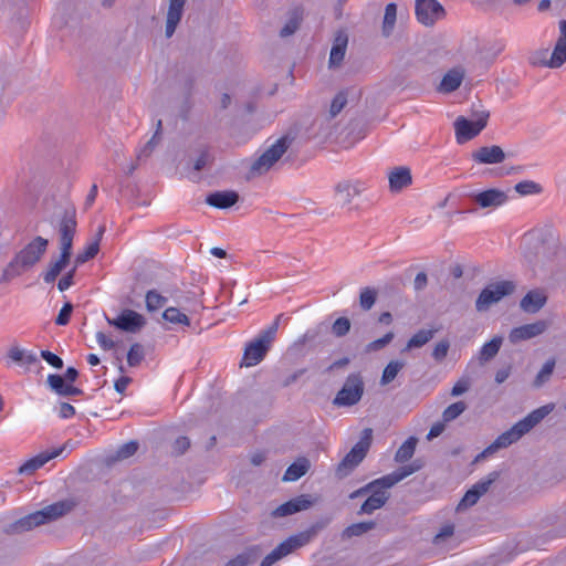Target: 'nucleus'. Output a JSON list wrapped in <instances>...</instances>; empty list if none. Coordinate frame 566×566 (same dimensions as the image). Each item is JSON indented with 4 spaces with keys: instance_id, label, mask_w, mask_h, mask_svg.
<instances>
[{
    "instance_id": "393cba45",
    "label": "nucleus",
    "mask_w": 566,
    "mask_h": 566,
    "mask_svg": "<svg viewBox=\"0 0 566 566\" xmlns=\"http://www.w3.org/2000/svg\"><path fill=\"white\" fill-rule=\"evenodd\" d=\"M389 189L391 192H399L412 184L410 168L398 166L392 168L388 174Z\"/></svg>"
},
{
    "instance_id": "4d7b16f0",
    "label": "nucleus",
    "mask_w": 566,
    "mask_h": 566,
    "mask_svg": "<svg viewBox=\"0 0 566 566\" xmlns=\"http://www.w3.org/2000/svg\"><path fill=\"white\" fill-rule=\"evenodd\" d=\"M72 312L73 305L70 302L65 303L60 310L55 323L60 326L66 325L70 322Z\"/></svg>"
},
{
    "instance_id": "09e8293b",
    "label": "nucleus",
    "mask_w": 566,
    "mask_h": 566,
    "mask_svg": "<svg viewBox=\"0 0 566 566\" xmlns=\"http://www.w3.org/2000/svg\"><path fill=\"white\" fill-rule=\"evenodd\" d=\"M145 357V350L143 345L135 343L130 346L127 353V363L130 367L138 366Z\"/></svg>"
},
{
    "instance_id": "f704fd0d",
    "label": "nucleus",
    "mask_w": 566,
    "mask_h": 566,
    "mask_svg": "<svg viewBox=\"0 0 566 566\" xmlns=\"http://www.w3.org/2000/svg\"><path fill=\"white\" fill-rule=\"evenodd\" d=\"M303 19V11L300 8H295L290 12L289 20L280 31L281 38H287L296 32L300 28Z\"/></svg>"
},
{
    "instance_id": "0eeeda50",
    "label": "nucleus",
    "mask_w": 566,
    "mask_h": 566,
    "mask_svg": "<svg viewBox=\"0 0 566 566\" xmlns=\"http://www.w3.org/2000/svg\"><path fill=\"white\" fill-rule=\"evenodd\" d=\"M559 36L553 52L547 57L548 50L541 49L531 53L528 63L533 66L559 69L566 63V20L558 22Z\"/></svg>"
},
{
    "instance_id": "69168bd1",
    "label": "nucleus",
    "mask_w": 566,
    "mask_h": 566,
    "mask_svg": "<svg viewBox=\"0 0 566 566\" xmlns=\"http://www.w3.org/2000/svg\"><path fill=\"white\" fill-rule=\"evenodd\" d=\"M75 415V408L69 402H61L59 407V416L62 419H70Z\"/></svg>"
},
{
    "instance_id": "4be33fe9",
    "label": "nucleus",
    "mask_w": 566,
    "mask_h": 566,
    "mask_svg": "<svg viewBox=\"0 0 566 566\" xmlns=\"http://www.w3.org/2000/svg\"><path fill=\"white\" fill-rule=\"evenodd\" d=\"M313 502L308 495H298L296 497L291 499L290 501L279 505L275 510L272 511L271 515L273 517H284L292 514H295L301 511H305L312 506Z\"/></svg>"
},
{
    "instance_id": "39448f33",
    "label": "nucleus",
    "mask_w": 566,
    "mask_h": 566,
    "mask_svg": "<svg viewBox=\"0 0 566 566\" xmlns=\"http://www.w3.org/2000/svg\"><path fill=\"white\" fill-rule=\"evenodd\" d=\"M281 317L282 314L277 315L268 328L263 329L258 337L247 344L241 366L251 367L263 360L275 339Z\"/></svg>"
},
{
    "instance_id": "7c9ffc66",
    "label": "nucleus",
    "mask_w": 566,
    "mask_h": 566,
    "mask_svg": "<svg viewBox=\"0 0 566 566\" xmlns=\"http://www.w3.org/2000/svg\"><path fill=\"white\" fill-rule=\"evenodd\" d=\"M546 303V296L543 292L530 291L520 303L521 308L526 313L538 312Z\"/></svg>"
},
{
    "instance_id": "412c9836",
    "label": "nucleus",
    "mask_w": 566,
    "mask_h": 566,
    "mask_svg": "<svg viewBox=\"0 0 566 566\" xmlns=\"http://www.w3.org/2000/svg\"><path fill=\"white\" fill-rule=\"evenodd\" d=\"M547 329V324L544 321L525 324L515 327L511 331L509 339L512 344H517L522 340H527L543 334Z\"/></svg>"
},
{
    "instance_id": "2f4dec72",
    "label": "nucleus",
    "mask_w": 566,
    "mask_h": 566,
    "mask_svg": "<svg viewBox=\"0 0 566 566\" xmlns=\"http://www.w3.org/2000/svg\"><path fill=\"white\" fill-rule=\"evenodd\" d=\"M7 358L18 365H33L39 361L36 354L27 352L18 345H12L9 348Z\"/></svg>"
},
{
    "instance_id": "72a5a7b5",
    "label": "nucleus",
    "mask_w": 566,
    "mask_h": 566,
    "mask_svg": "<svg viewBox=\"0 0 566 566\" xmlns=\"http://www.w3.org/2000/svg\"><path fill=\"white\" fill-rule=\"evenodd\" d=\"M376 526H377V523L375 521L354 523V524L347 526L346 528H344L340 536L343 539H349L352 537H359V536H363L364 534L375 530Z\"/></svg>"
},
{
    "instance_id": "79ce46f5",
    "label": "nucleus",
    "mask_w": 566,
    "mask_h": 566,
    "mask_svg": "<svg viewBox=\"0 0 566 566\" xmlns=\"http://www.w3.org/2000/svg\"><path fill=\"white\" fill-rule=\"evenodd\" d=\"M555 365H556L555 358H549L548 360L545 361V364L543 365V367L541 368V370L537 373L536 377L534 378L533 386L535 388L542 387L544 384H546L551 379L554 368H555Z\"/></svg>"
},
{
    "instance_id": "a18cd8bd",
    "label": "nucleus",
    "mask_w": 566,
    "mask_h": 566,
    "mask_svg": "<svg viewBox=\"0 0 566 566\" xmlns=\"http://www.w3.org/2000/svg\"><path fill=\"white\" fill-rule=\"evenodd\" d=\"M163 318L171 324L190 325L189 317L176 307L166 308L163 313Z\"/></svg>"
},
{
    "instance_id": "dca6fc26",
    "label": "nucleus",
    "mask_w": 566,
    "mask_h": 566,
    "mask_svg": "<svg viewBox=\"0 0 566 566\" xmlns=\"http://www.w3.org/2000/svg\"><path fill=\"white\" fill-rule=\"evenodd\" d=\"M499 476L500 472L493 471L490 472L485 478L478 481L471 489L465 492L464 496L458 504L457 510L462 511L476 504L480 497L490 490L491 485L499 479Z\"/></svg>"
},
{
    "instance_id": "c756f323",
    "label": "nucleus",
    "mask_w": 566,
    "mask_h": 566,
    "mask_svg": "<svg viewBox=\"0 0 566 566\" xmlns=\"http://www.w3.org/2000/svg\"><path fill=\"white\" fill-rule=\"evenodd\" d=\"M311 469V461L301 457L292 464H290L282 478L284 482H294L304 476Z\"/></svg>"
},
{
    "instance_id": "1a4fd4ad",
    "label": "nucleus",
    "mask_w": 566,
    "mask_h": 566,
    "mask_svg": "<svg viewBox=\"0 0 566 566\" xmlns=\"http://www.w3.org/2000/svg\"><path fill=\"white\" fill-rule=\"evenodd\" d=\"M294 142V137L286 134L271 145L258 159L253 161L250 168L252 176H260L271 169L279 159L287 151Z\"/></svg>"
},
{
    "instance_id": "a211bd4d",
    "label": "nucleus",
    "mask_w": 566,
    "mask_h": 566,
    "mask_svg": "<svg viewBox=\"0 0 566 566\" xmlns=\"http://www.w3.org/2000/svg\"><path fill=\"white\" fill-rule=\"evenodd\" d=\"M471 199L480 208H497L505 205L509 200V196L505 191L496 188H491L478 193L471 195Z\"/></svg>"
},
{
    "instance_id": "bf43d9fd",
    "label": "nucleus",
    "mask_w": 566,
    "mask_h": 566,
    "mask_svg": "<svg viewBox=\"0 0 566 566\" xmlns=\"http://www.w3.org/2000/svg\"><path fill=\"white\" fill-rule=\"evenodd\" d=\"M41 357L48 364H50L52 367H54L56 369H61L63 367L62 358L59 357L57 355H55L54 353L50 352V350H42L41 352Z\"/></svg>"
},
{
    "instance_id": "6ab92c4d",
    "label": "nucleus",
    "mask_w": 566,
    "mask_h": 566,
    "mask_svg": "<svg viewBox=\"0 0 566 566\" xmlns=\"http://www.w3.org/2000/svg\"><path fill=\"white\" fill-rule=\"evenodd\" d=\"M391 486H385L381 484L378 488L374 490L373 493L367 496V499L364 501V503L360 505V509L357 511L358 515H370L375 511L381 509L389 500L390 493L388 490Z\"/></svg>"
},
{
    "instance_id": "20e7f679",
    "label": "nucleus",
    "mask_w": 566,
    "mask_h": 566,
    "mask_svg": "<svg viewBox=\"0 0 566 566\" xmlns=\"http://www.w3.org/2000/svg\"><path fill=\"white\" fill-rule=\"evenodd\" d=\"M74 507L75 502L73 500H63L55 502L40 511L30 513L29 515L15 521L9 526L8 533H22L25 531H30L35 526L50 523L64 516L65 514L70 513Z\"/></svg>"
},
{
    "instance_id": "ea45409f",
    "label": "nucleus",
    "mask_w": 566,
    "mask_h": 566,
    "mask_svg": "<svg viewBox=\"0 0 566 566\" xmlns=\"http://www.w3.org/2000/svg\"><path fill=\"white\" fill-rule=\"evenodd\" d=\"M436 329H420L408 340L406 350L420 348L430 342L434 336Z\"/></svg>"
},
{
    "instance_id": "c03bdc74",
    "label": "nucleus",
    "mask_w": 566,
    "mask_h": 566,
    "mask_svg": "<svg viewBox=\"0 0 566 566\" xmlns=\"http://www.w3.org/2000/svg\"><path fill=\"white\" fill-rule=\"evenodd\" d=\"M514 190L520 196L539 195L543 191V187L533 180H523L514 186Z\"/></svg>"
},
{
    "instance_id": "f03ea898",
    "label": "nucleus",
    "mask_w": 566,
    "mask_h": 566,
    "mask_svg": "<svg viewBox=\"0 0 566 566\" xmlns=\"http://www.w3.org/2000/svg\"><path fill=\"white\" fill-rule=\"evenodd\" d=\"M554 409V405H545L528 413L522 420L517 421L509 430L501 433L483 452L478 457H486L499 449L507 448L514 442L518 441L524 434L530 432L536 424H538L548 413Z\"/></svg>"
},
{
    "instance_id": "f257e3e1",
    "label": "nucleus",
    "mask_w": 566,
    "mask_h": 566,
    "mask_svg": "<svg viewBox=\"0 0 566 566\" xmlns=\"http://www.w3.org/2000/svg\"><path fill=\"white\" fill-rule=\"evenodd\" d=\"M77 221L75 208L71 207L65 209L59 224L61 253L59 259L49 263L48 270L43 273V280L45 283H53L70 263Z\"/></svg>"
},
{
    "instance_id": "f3484780",
    "label": "nucleus",
    "mask_w": 566,
    "mask_h": 566,
    "mask_svg": "<svg viewBox=\"0 0 566 566\" xmlns=\"http://www.w3.org/2000/svg\"><path fill=\"white\" fill-rule=\"evenodd\" d=\"M107 323L126 333H137L146 324L145 317L133 311L124 310L116 318L106 317Z\"/></svg>"
},
{
    "instance_id": "37998d69",
    "label": "nucleus",
    "mask_w": 566,
    "mask_h": 566,
    "mask_svg": "<svg viewBox=\"0 0 566 566\" xmlns=\"http://www.w3.org/2000/svg\"><path fill=\"white\" fill-rule=\"evenodd\" d=\"M145 302L147 311L155 312L166 305L167 297L159 294L156 290H150L146 293Z\"/></svg>"
},
{
    "instance_id": "3c124183",
    "label": "nucleus",
    "mask_w": 566,
    "mask_h": 566,
    "mask_svg": "<svg viewBox=\"0 0 566 566\" xmlns=\"http://www.w3.org/2000/svg\"><path fill=\"white\" fill-rule=\"evenodd\" d=\"M350 321L347 317H338L332 325V334L336 337H344L350 331Z\"/></svg>"
},
{
    "instance_id": "864d4df0",
    "label": "nucleus",
    "mask_w": 566,
    "mask_h": 566,
    "mask_svg": "<svg viewBox=\"0 0 566 566\" xmlns=\"http://www.w3.org/2000/svg\"><path fill=\"white\" fill-rule=\"evenodd\" d=\"M346 104L347 95L344 92H339L338 94H336L329 107L331 117H335L336 115H338Z\"/></svg>"
},
{
    "instance_id": "603ef678",
    "label": "nucleus",
    "mask_w": 566,
    "mask_h": 566,
    "mask_svg": "<svg viewBox=\"0 0 566 566\" xmlns=\"http://www.w3.org/2000/svg\"><path fill=\"white\" fill-rule=\"evenodd\" d=\"M394 337H395L394 332H388L382 337L375 339V340L370 342L369 344H367L366 352L371 353V352H378V350L382 349L384 347H386L388 344H390L392 342Z\"/></svg>"
},
{
    "instance_id": "aec40b11",
    "label": "nucleus",
    "mask_w": 566,
    "mask_h": 566,
    "mask_svg": "<svg viewBox=\"0 0 566 566\" xmlns=\"http://www.w3.org/2000/svg\"><path fill=\"white\" fill-rule=\"evenodd\" d=\"M471 158L476 164L482 165H496L501 164L505 160L506 154L502 149V147L497 145L492 146H483L471 154Z\"/></svg>"
},
{
    "instance_id": "a19ab883",
    "label": "nucleus",
    "mask_w": 566,
    "mask_h": 566,
    "mask_svg": "<svg viewBox=\"0 0 566 566\" xmlns=\"http://www.w3.org/2000/svg\"><path fill=\"white\" fill-rule=\"evenodd\" d=\"M405 365L406 364L402 360H390L382 370L380 384L382 386L390 384L397 377L399 371L405 367Z\"/></svg>"
},
{
    "instance_id": "0e129e2a",
    "label": "nucleus",
    "mask_w": 566,
    "mask_h": 566,
    "mask_svg": "<svg viewBox=\"0 0 566 566\" xmlns=\"http://www.w3.org/2000/svg\"><path fill=\"white\" fill-rule=\"evenodd\" d=\"M189 447H190V440L187 437H179L174 442L172 448L177 454H182L189 449Z\"/></svg>"
},
{
    "instance_id": "13d9d810",
    "label": "nucleus",
    "mask_w": 566,
    "mask_h": 566,
    "mask_svg": "<svg viewBox=\"0 0 566 566\" xmlns=\"http://www.w3.org/2000/svg\"><path fill=\"white\" fill-rule=\"evenodd\" d=\"M211 163H212V156L210 155V153L208 150H202L193 164V169L196 171H201L203 168H206Z\"/></svg>"
},
{
    "instance_id": "cd10ccee",
    "label": "nucleus",
    "mask_w": 566,
    "mask_h": 566,
    "mask_svg": "<svg viewBox=\"0 0 566 566\" xmlns=\"http://www.w3.org/2000/svg\"><path fill=\"white\" fill-rule=\"evenodd\" d=\"M187 0H169V8L166 20V36L170 38L176 31L182 17V10Z\"/></svg>"
},
{
    "instance_id": "680f3d73",
    "label": "nucleus",
    "mask_w": 566,
    "mask_h": 566,
    "mask_svg": "<svg viewBox=\"0 0 566 566\" xmlns=\"http://www.w3.org/2000/svg\"><path fill=\"white\" fill-rule=\"evenodd\" d=\"M453 533H454L453 525H451V524L444 525L440 530V532L434 536L433 543L438 545V544L442 543L446 538L452 536Z\"/></svg>"
},
{
    "instance_id": "58836bf2",
    "label": "nucleus",
    "mask_w": 566,
    "mask_h": 566,
    "mask_svg": "<svg viewBox=\"0 0 566 566\" xmlns=\"http://www.w3.org/2000/svg\"><path fill=\"white\" fill-rule=\"evenodd\" d=\"M397 19V6L395 3H388L385 8V15L382 21V35L388 38L396 24Z\"/></svg>"
},
{
    "instance_id": "423d86ee",
    "label": "nucleus",
    "mask_w": 566,
    "mask_h": 566,
    "mask_svg": "<svg viewBox=\"0 0 566 566\" xmlns=\"http://www.w3.org/2000/svg\"><path fill=\"white\" fill-rule=\"evenodd\" d=\"M323 528V525L316 523L310 528L290 536L281 544H279L271 553H269L262 560L260 566H272L283 557L290 555L295 549L307 545Z\"/></svg>"
},
{
    "instance_id": "338daca9",
    "label": "nucleus",
    "mask_w": 566,
    "mask_h": 566,
    "mask_svg": "<svg viewBox=\"0 0 566 566\" xmlns=\"http://www.w3.org/2000/svg\"><path fill=\"white\" fill-rule=\"evenodd\" d=\"M444 423L446 422H443V421H438L434 424H432V427L430 428V430L427 434V439L432 440V439L439 437L446 429Z\"/></svg>"
},
{
    "instance_id": "8fccbe9b",
    "label": "nucleus",
    "mask_w": 566,
    "mask_h": 566,
    "mask_svg": "<svg viewBox=\"0 0 566 566\" xmlns=\"http://www.w3.org/2000/svg\"><path fill=\"white\" fill-rule=\"evenodd\" d=\"M377 292L374 289L365 287L359 295V305L361 310L369 311L376 303Z\"/></svg>"
},
{
    "instance_id": "5701e85b",
    "label": "nucleus",
    "mask_w": 566,
    "mask_h": 566,
    "mask_svg": "<svg viewBox=\"0 0 566 566\" xmlns=\"http://www.w3.org/2000/svg\"><path fill=\"white\" fill-rule=\"evenodd\" d=\"M64 450V447L54 449L52 451H44L39 453L38 455L33 457L32 459L24 462L18 470L19 474L22 475H31L33 474L38 469L43 467L46 462L50 460L59 457Z\"/></svg>"
},
{
    "instance_id": "ddd939ff",
    "label": "nucleus",
    "mask_w": 566,
    "mask_h": 566,
    "mask_svg": "<svg viewBox=\"0 0 566 566\" xmlns=\"http://www.w3.org/2000/svg\"><path fill=\"white\" fill-rule=\"evenodd\" d=\"M515 291V284L512 281H499L486 285L479 294L475 301L478 312L488 311L493 304L499 303L503 297L511 295Z\"/></svg>"
},
{
    "instance_id": "4468645a",
    "label": "nucleus",
    "mask_w": 566,
    "mask_h": 566,
    "mask_svg": "<svg viewBox=\"0 0 566 566\" xmlns=\"http://www.w3.org/2000/svg\"><path fill=\"white\" fill-rule=\"evenodd\" d=\"M367 190V184L360 179H343L334 186V197L342 207L352 205L353 199Z\"/></svg>"
},
{
    "instance_id": "de8ad7c7",
    "label": "nucleus",
    "mask_w": 566,
    "mask_h": 566,
    "mask_svg": "<svg viewBox=\"0 0 566 566\" xmlns=\"http://www.w3.org/2000/svg\"><path fill=\"white\" fill-rule=\"evenodd\" d=\"M98 251H99V248L97 245V242L88 243V245L85 248V250L83 252L77 253V255L75 256V260H74L75 266H80V265L86 263L87 261L92 260L93 258L96 256Z\"/></svg>"
},
{
    "instance_id": "2eb2a0df",
    "label": "nucleus",
    "mask_w": 566,
    "mask_h": 566,
    "mask_svg": "<svg viewBox=\"0 0 566 566\" xmlns=\"http://www.w3.org/2000/svg\"><path fill=\"white\" fill-rule=\"evenodd\" d=\"M415 9L417 20L426 27H432L446 15L444 8L437 0H416Z\"/></svg>"
},
{
    "instance_id": "b1692460",
    "label": "nucleus",
    "mask_w": 566,
    "mask_h": 566,
    "mask_svg": "<svg viewBox=\"0 0 566 566\" xmlns=\"http://www.w3.org/2000/svg\"><path fill=\"white\" fill-rule=\"evenodd\" d=\"M348 44V34L345 30H338L335 33L333 45L331 49L328 64L329 67H338L344 61Z\"/></svg>"
},
{
    "instance_id": "473e14b6",
    "label": "nucleus",
    "mask_w": 566,
    "mask_h": 566,
    "mask_svg": "<svg viewBox=\"0 0 566 566\" xmlns=\"http://www.w3.org/2000/svg\"><path fill=\"white\" fill-rule=\"evenodd\" d=\"M261 556V549L259 546H252L247 548L244 552L240 553L224 566H248L254 564Z\"/></svg>"
},
{
    "instance_id": "49530a36",
    "label": "nucleus",
    "mask_w": 566,
    "mask_h": 566,
    "mask_svg": "<svg viewBox=\"0 0 566 566\" xmlns=\"http://www.w3.org/2000/svg\"><path fill=\"white\" fill-rule=\"evenodd\" d=\"M467 409L464 401H457L448 406L442 412L443 422H450L457 419Z\"/></svg>"
},
{
    "instance_id": "4c0bfd02",
    "label": "nucleus",
    "mask_w": 566,
    "mask_h": 566,
    "mask_svg": "<svg viewBox=\"0 0 566 566\" xmlns=\"http://www.w3.org/2000/svg\"><path fill=\"white\" fill-rule=\"evenodd\" d=\"M417 438L410 437L408 438L397 450L395 454V461L399 463H403L412 458L416 446H417Z\"/></svg>"
},
{
    "instance_id": "a878e982",
    "label": "nucleus",
    "mask_w": 566,
    "mask_h": 566,
    "mask_svg": "<svg viewBox=\"0 0 566 566\" xmlns=\"http://www.w3.org/2000/svg\"><path fill=\"white\" fill-rule=\"evenodd\" d=\"M465 76V70L462 66H455L449 70L442 77L438 91L441 93H452L458 90Z\"/></svg>"
},
{
    "instance_id": "7ed1b4c3",
    "label": "nucleus",
    "mask_w": 566,
    "mask_h": 566,
    "mask_svg": "<svg viewBox=\"0 0 566 566\" xmlns=\"http://www.w3.org/2000/svg\"><path fill=\"white\" fill-rule=\"evenodd\" d=\"M49 241L42 237H35L3 269L0 277L1 283H8L21 275L24 271L34 266L46 252Z\"/></svg>"
},
{
    "instance_id": "bb28decb",
    "label": "nucleus",
    "mask_w": 566,
    "mask_h": 566,
    "mask_svg": "<svg viewBox=\"0 0 566 566\" xmlns=\"http://www.w3.org/2000/svg\"><path fill=\"white\" fill-rule=\"evenodd\" d=\"M48 386L54 391L56 395L62 397L70 396H81L83 395V390L74 387L72 384H67L64 381V378L57 374H51L46 379Z\"/></svg>"
},
{
    "instance_id": "052dcab7",
    "label": "nucleus",
    "mask_w": 566,
    "mask_h": 566,
    "mask_svg": "<svg viewBox=\"0 0 566 566\" xmlns=\"http://www.w3.org/2000/svg\"><path fill=\"white\" fill-rule=\"evenodd\" d=\"M470 388L469 379L462 378L458 380L451 389V396L458 397L467 392Z\"/></svg>"
},
{
    "instance_id": "6e6552de",
    "label": "nucleus",
    "mask_w": 566,
    "mask_h": 566,
    "mask_svg": "<svg viewBox=\"0 0 566 566\" xmlns=\"http://www.w3.org/2000/svg\"><path fill=\"white\" fill-rule=\"evenodd\" d=\"M373 441V430L366 428L359 441L350 449L335 469V476L339 480L348 476L365 459Z\"/></svg>"
},
{
    "instance_id": "5fc2aeb1",
    "label": "nucleus",
    "mask_w": 566,
    "mask_h": 566,
    "mask_svg": "<svg viewBox=\"0 0 566 566\" xmlns=\"http://www.w3.org/2000/svg\"><path fill=\"white\" fill-rule=\"evenodd\" d=\"M450 348V342L448 339H442L439 343L436 344L433 350H432V358L437 363H441L448 355Z\"/></svg>"
},
{
    "instance_id": "9b49d317",
    "label": "nucleus",
    "mask_w": 566,
    "mask_h": 566,
    "mask_svg": "<svg viewBox=\"0 0 566 566\" xmlns=\"http://www.w3.org/2000/svg\"><path fill=\"white\" fill-rule=\"evenodd\" d=\"M420 469H421V464L418 463L417 461H415L411 464L400 467L392 473L384 475L379 479H376V480L367 483L366 485L359 488L358 490H355L354 492H352L349 494V499L355 500V499L363 497L366 495L369 496V494L373 493L374 490L376 488H378L379 485L381 486V484L385 486H394L395 484H397L398 482H400L401 480L411 475L412 473L417 472Z\"/></svg>"
},
{
    "instance_id": "774afa93",
    "label": "nucleus",
    "mask_w": 566,
    "mask_h": 566,
    "mask_svg": "<svg viewBox=\"0 0 566 566\" xmlns=\"http://www.w3.org/2000/svg\"><path fill=\"white\" fill-rule=\"evenodd\" d=\"M428 284V277H427V274L424 272H419L416 277H415V281H413V287L416 291H421L423 290Z\"/></svg>"
},
{
    "instance_id": "6e6d98bb",
    "label": "nucleus",
    "mask_w": 566,
    "mask_h": 566,
    "mask_svg": "<svg viewBox=\"0 0 566 566\" xmlns=\"http://www.w3.org/2000/svg\"><path fill=\"white\" fill-rule=\"evenodd\" d=\"M138 450V442L136 441H129L117 450L116 457L119 460L127 459L132 455H134Z\"/></svg>"
},
{
    "instance_id": "e433bc0d",
    "label": "nucleus",
    "mask_w": 566,
    "mask_h": 566,
    "mask_svg": "<svg viewBox=\"0 0 566 566\" xmlns=\"http://www.w3.org/2000/svg\"><path fill=\"white\" fill-rule=\"evenodd\" d=\"M502 342L503 338L501 336H495L490 342L485 343L480 350V361L485 363L495 357L501 348Z\"/></svg>"
},
{
    "instance_id": "f8f14e48",
    "label": "nucleus",
    "mask_w": 566,
    "mask_h": 566,
    "mask_svg": "<svg viewBox=\"0 0 566 566\" xmlns=\"http://www.w3.org/2000/svg\"><path fill=\"white\" fill-rule=\"evenodd\" d=\"M365 384L360 373L347 376L343 387L338 390L333 405L337 407H352L358 403L364 395Z\"/></svg>"
},
{
    "instance_id": "e2e57ef3",
    "label": "nucleus",
    "mask_w": 566,
    "mask_h": 566,
    "mask_svg": "<svg viewBox=\"0 0 566 566\" xmlns=\"http://www.w3.org/2000/svg\"><path fill=\"white\" fill-rule=\"evenodd\" d=\"M96 339H97L98 345L104 350L113 349L116 346V343L113 339H111L109 337H107L103 332L96 333Z\"/></svg>"
},
{
    "instance_id": "9d476101",
    "label": "nucleus",
    "mask_w": 566,
    "mask_h": 566,
    "mask_svg": "<svg viewBox=\"0 0 566 566\" xmlns=\"http://www.w3.org/2000/svg\"><path fill=\"white\" fill-rule=\"evenodd\" d=\"M489 117L490 112L485 109L474 112L472 120L464 116L457 117L453 123L457 143L464 144L476 137L488 125Z\"/></svg>"
},
{
    "instance_id": "c85d7f7f",
    "label": "nucleus",
    "mask_w": 566,
    "mask_h": 566,
    "mask_svg": "<svg viewBox=\"0 0 566 566\" xmlns=\"http://www.w3.org/2000/svg\"><path fill=\"white\" fill-rule=\"evenodd\" d=\"M239 201L238 192L233 190L214 191L206 198V202L218 209H228Z\"/></svg>"
},
{
    "instance_id": "c9c22d12",
    "label": "nucleus",
    "mask_w": 566,
    "mask_h": 566,
    "mask_svg": "<svg viewBox=\"0 0 566 566\" xmlns=\"http://www.w3.org/2000/svg\"><path fill=\"white\" fill-rule=\"evenodd\" d=\"M161 130H163V122H161V119H158L157 124H156L155 134L137 154L138 161L148 158L153 154L154 149L160 142Z\"/></svg>"
}]
</instances>
